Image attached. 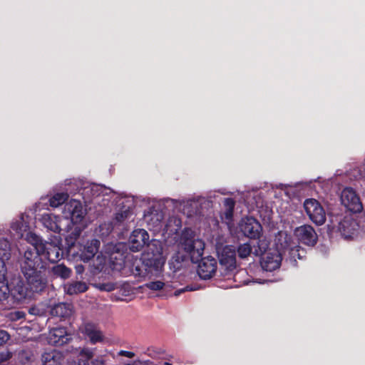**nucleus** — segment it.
Instances as JSON below:
<instances>
[{
	"label": "nucleus",
	"instance_id": "nucleus-44",
	"mask_svg": "<svg viewBox=\"0 0 365 365\" xmlns=\"http://www.w3.org/2000/svg\"><path fill=\"white\" fill-rule=\"evenodd\" d=\"M53 274H68L71 271L63 264H57L53 267Z\"/></svg>",
	"mask_w": 365,
	"mask_h": 365
},
{
	"label": "nucleus",
	"instance_id": "nucleus-57",
	"mask_svg": "<svg viewBox=\"0 0 365 365\" xmlns=\"http://www.w3.org/2000/svg\"><path fill=\"white\" fill-rule=\"evenodd\" d=\"M164 365H171V364L166 362V363L164 364Z\"/></svg>",
	"mask_w": 365,
	"mask_h": 365
},
{
	"label": "nucleus",
	"instance_id": "nucleus-16",
	"mask_svg": "<svg viewBox=\"0 0 365 365\" xmlns=\"http://www.w3.org/2000/svg\"><path fill=\"white\" fill-rule=\"evenodd\" d=\"M145 259L151 262L163 263V246L160 241L153 240L148 244L146 253L144 254Z\"/></svg>",
	"mask_w": 365,
	"mask_h": 365
},
{
	"label": "nucleus",
	"instance_id": "nucleus-23",
	"mask_svg": "<svg viewBox=\"0 0 365 365\" xmlns=\"http://www.w3.org/2000/svg\"><path fill=\"white\" fill-rule=\"evenodd\" d=\"M217 262L211 257L202 258L197 266V274H215Z\"/></svg>",
	"mask_w": 365,
	"mask_h": 365
},
{
	"label": "nucleus",
	"instance_id": "nucleus-28",
	"mask_svg": "<svg viewBox=\"0 0 365 365\" xmlns=\"http://www.w3.org/2000/svg\"><path fill=\"white\" fill-rule=\"evenodd\" d=\"M105 190L102 186L96 184H88L83 189L82 194L87 198L96 197L99 195Z\"/></svg>",
	"mask_w": 365,
	"mask_h": 365
},
{
	"label": "nucleus",
	"instance_id": "nucleus-42",
	"mask_svg": "<svg viewBox=\"0 0 365 365\" xmlns=\"http://www.w3.org/2000/svg\"><path fill=\"white\" fill-rule=\"evenodd\" d=\"M13 354L8 350L0 352V365H4L11 357Z\"/></svg>",
	"mask_w": 365,
	"mask_h": 365
},
{
	"label": "nucleus",
	"instance_id": "nucleus-49",
	"mask_svg": "<svg viewBox=\"0 0 365 365\" xmlns=\"http://www.w3.org/2000/svg\"><path fill=\"white\" fill-rule=\"evenodd\" d=\"M268 280H263V281H261L259 279H245L244 280V282H243V284L244 285H249L250 283H259V284H264V282H267Z\"/></svg>",
	"mask_w": 365,
	"mask_h": 365
},
{
	"label": "nucleus",
	"instance_id": "nucleus-25",
	"mask_svg": "<svg viewBox=\"0 0 365 365\" xmlns=\"http://www.w3.org/2000/svg\"><path fill=\"white\" fill-rule=\"evenodd\" d=\"M63 289L68 294H78L86 292L88 289V286L83 282H73L64 284Z\"/></svg>",
	"mask_w": 365,
	"mask_h": 365
},
{
	"label": "nucleus",
	"instance_id": "nucleus-41",
	"mask_svg": "<svg viewBox=\"0 0 365 365\" xmlns=\"http://www.w3.org/2000/svg\"><path fill=\"white\" fill-rule=\"evenodd\" d=\"M280 187L288 197L295 195V187L290 185H280Z\"/></svg>",
	"mask_w": 365,
	"mask_h": 365
},
{
	"label": "nucleus",
	"instance_id": "nucleus-5",
	"mask_svg": "<svg viewBox=\"0 0 365 365\" xmlns=\"http://www.w3.org/2000/svg\"><path fill=\"white\" fill-rule=\"evenodd\" d=\"M63 214L73 224H81L86 215V210L79 200H71L64 205Z\"/></svg>",
	"mask_w": 365,
	"mask_h": 365
},
{
	"label": "nucleus",
	"instance_id": "nucleus-53",
	"mask_svg": "<svg viewBox=\"0 0 365 365\" xmlns=\"http://www.w3.org/2000/svg\"><path fill=\"white\" fill-rule=\"evenodd\" d=\"M212 275H197V280L200 281H207L211 279Z\"/></svg>",
	"mask_w": 365,
	"mask_h": 365
},
{
	"label": "nucleus",
	"instance_id": "nucleus-39",
	"mask_svg": "<svg viewBox=\"0 0 365 365\" xmlns=\"http://www.w3.org/2000/svg\"><path fill=\"white\" fill-rule=\"evenodd\" d=\"M205 285L204 284H198V285H196V286H194V285H188L186 287L183 288V289H178L175 292L174 294L175 296H178L180 295L181 293L185 292V291H195V290H197L202 287H203Z\"/></svg>",
	"mask_w": 365,
	"mask_h": 365
},
{
	"label": "nucleus",
	"instance_id": "nucleus-54",
	"mask_svg": "<svg viewBox=\"0 0 365 365\" xmlns=\"http://www.w3.org/2000/svg\"><path fill=\"white\" fill-rule=\"evenodd\" d=\"M29 313L31 314H40V312L35 307L31 308L29 309Z\"/></svg>",
	"mask_w": 365,
	"mask_h": 365
},
{
	"label": "nucleus",
	"instance_id": "nucleus-45",
	"mask_svg": "<svg viewBox=\"0 0 365 365\" xmlns=\"http://www.w3.org/2000/svg\"><path fill=\"white\" fill-rule=\"evenodd\" d=\"M9 339V334L4 330H0V346L5 344Z\"/></svg>",
	"mask_w": 365,
	"mask_h": 365
},
{
	"label": "nucleus",
	"instance_id": "nucleus-7",
	"mask_svg": "<svg viewBox=\"0 0 365 365\" xmlns=\"http://www.w3.org/2000/svg\"><path fill=\"white\" fill-rule=\"evenodd\" d=\"M60 244L59 239L56 237L51 242H43L38 237V250L40 255H43L51 262H55L60 259Z\"/></svg>",
	"mask_w": 365,
	"mask_h": 365
},
{
	"label": "nucleus",
	"instance_id": "nucleus-21",
	"mask_svg": "<svg viewBox=\"0 0 365 365\" xmlns=\"http://www.w3.org/2000/svg\"><path fill=\"white\" fill-rule=\"evenodd\" d=\"M292 237L286 232H279L275 238L276 249L274 250L281 251L290 250L293 247Z\"/></svg>",
	"mask_w": 365,
	"mask_h": 365
},
{
	"label": "nucleus",
	"instance_id": "nucleus-37",
	"mask_svg": "<svg viewBox=\"0 0 365 365\" xmlns=\"http://www.w3.org/2000/svg\"><path fill=\"white\" fill-rule=\"evenodd\" d=\"M93 285L99 290L105 292H111L116 288V284L113 282L95 283Z\"/></svg>",
	"mask_w": 365,
	"mask_h": 365
},
{
	"label": "nucleus",
	"instance_id": "nucleus-22",
	"mask_svg": "<svg viewBox=\"0 0 365 365\" xmlns=\"http://www.w3.org/2000/svg\"><path fill=\"white\" fill-rule=\"evenodd\" d=\"M99 246L100 242L96 239L87 242L81 251V259L84 262L90 260L98 252Z\"/></svg>",
	"mask_w": 365,
	"mask_h": 365
},
{
	"label": "nucleus",
	"instance_id": "nucleus-24",
	"mask_svg": "<svg viewBox=\"0 0 365 365\" xmlns=\"http://www.w3.org/2000/svg\"><path fill=\"white\" fill-rule=\"evenodd\" d=\"M73 313V307L72 304L68 303H59L53 306L51 310L52 316L68 318Z\"/></svg>",
	"mask_w": 365,
	"mask_h": 365
},
{
	"label": "nucleus",
	"instance_id": "nucleus-36",
	"mask_svg": "<svg viewBox=\"0 0 365 365\" xmlns=\"http://www.w3.org/2000/svg\"><path fill=\"white\" fill-rule=\"evenodd\" d=\"M292 259L296 260V258L302 259L305 255V250L299 246H293L289 251Z\"/></svg>",
	"mask_w": 365,
	"mask_h": 365
},
{
	"label": "nucleus",
	"instance_id": "nucleus-38",
	"mask_svg": "<svg viewBox=\"0 0 365 365\" xmlns=\"http://www.w3.org/2000/svg\"><path fill=\"white\" fill-rule=\"evenodd\" d=\"M81 232V228H76L74 232L71 233L73 236H68L66 237V241L68 245H69V249L71 250V247L74 245L75 240L78 237Z\"/></svg>",
	"mask_w": 365,
	"mask_h": 365
},
{
	"label": "nucleus",
	"instance_id": "nucleus-9",
	"mask_svg": "<svg viewBox=\"0 0 365 365\" xmlns=\"http://www.w3.org/2000/svg\"><path fill=\"white\" fill-rule=\"evenodd\" d=\"M341 204L352 212H360L362 203L355 190L351 187L344 188L341 194Z\"/></svg>",
	"mask_w": 365,
	"mask_h": 365
},
{
	"label": "nucleus",
	"instance_id": "nucleus-10",
	"mask_svg": "<svg viewBox=\"0 0 365 365\" xmlns=\"http://www.w3.org/2000/svg\"><path fill=\"white\" fill-rule=\"evenodd\" d=\"M282 262V253L279 250H269L262 257L260 264L263 270L274 272Z\"/></svg>",
	"mask_w": 365,
	"mask_h": 365
},
{
	"label": "nucleus",
	"instance_id": "nucleus-29",
	"mask_svg": "<svg viewBox=\"0 0 365 365\" xmlns=\"http://www.w3.org/2000/svg\"><path fill=\"white\" fill-rule=\"evenodd\" d=\"M94 356V349L88 347L81 349L78 353V365H89V361Z\"/></svg>",
	"mask_w": 365,
	"mask_h": 365
},
{
	"label": "nucleus",
	"instance_id": "nucleus-31",
	"mask_svg": "<svg viewBox=\"0 0 365 365\" xmlns=\"http://www.w3.org/2000/svg\"><path fill=\"white\" fill-rule=\"evenodd\" d=\"M224 205L225 207V211L222 219L225 220L227 225H229L232 218L235 201L232 199L227 198L224 201Z\"/></svg>",
	"mask_w": 365,
	"mask_h": 365
},
{
	"label": "nucleus",
	"instance_id": "nucleus-33",
	"mask_svg": "<svg viewBox=\"0 0 365 365\" xmlns=\"http://www.w3.org/2000/svg\"><path fill=\"white\" fill-rule=\"evenodd\" d=\"M268 247V242L266 240H259L257 245H253V255L255 256H259L262 254H265L266 250Z\"/></svg>",
	"mask_w": 365,
	"mask_h": 365
},
{
	"label": "nucleus",
	"instance_id": "nucleus-27",
	"mask_svg": "<svg viewBox=\"0 0 365 365\" xmlns=\"http://www.w3.org/2000/svg\"><path fill=\"white\" fill-rule=\"evenodd\" d=\"M163 218V214L158 211L152 212L150 214L145 216V221L148 225L156 230L161 227Z\"/></svg>",
	"mask_w": 365,
	"mask_h": 365
},
{
	"label": "nucleus",
	"instance_id": "nucleus-19",
	"mask_svg": "<svg viewBox=\"0 0 365 365\" xmlns=\"http://www.w3.org/2000/svg\"><path fill=\"white\" fill-rule=\"evenodd\" d=\"M40 220L47 229L54 232H61V226L59 217L52 214L46 213L41 215Z\"/></svg>",
	"mask_w": 365,
	"mask_h": 365
},
{
	"label": "nucleus",
	"instance_id": "nucleus-11",
	"mask_svg": "<svg viewBox=\"0 0 365 365\" xmlns=\"http://www.w3.org/2000/svg\"><path fill=\"white\" fill-rule=\"evenodd\" d=\"M80 331L88 339L91 344L103 343L106 341L103 331L93 323H84L81 326Z\"/></svg>",
	"mask_w": 365,
	"mask_h": 365
},
{
	"label": "nucleus",
	"instance_id": "nucleus-6",
	"mask_svg": "<svg viewBox=\"0 0 365 365\" xmlns=\"http://www.w3.org/2000/svg\"><path fill=\"white\" fill-rule=\"evenodd\" d=\"M216 251L220 264L227 271L232 272L236 268L235 250L232 246H223L220 242L216 243Z\"/></svg>",
	"mask_w": 365,
	"mask_h": 365
},
{
	"label": "nucleus",
	"instance_id": "nucleus-15",
	"mask_svg": "<svg viewBox=\"0 0 365 365\" xmlns=\"http://www.w3.org/2000/svg\"><path fill=\"white\" fill-rule=\"evenodd\" d=\"M70 339L71 336L64 327L53 328L47 335L48 342L55 346H62L67 344Z\"/></svg>",
	"mask_w": 365,
	"mask_h": 365
},
{
	"label": "nucleus",
	"instance_id": "nucleus-35",
	"mask_svg": "<svg viewBox=\"0 0 365 365\" xmlns=\"http://www.w3.org/2000/svg\"><path fill=\"white\" fill-rule=\"evenodd\" d=\"M144 287L154 291H158L162 289L164 287H170L175 288V286L170 284L168 282H164L160 280H157L154 282H150L149 283H146Z\"/></svg>",
	"mask_w": 365,
	"mask_h": 365
},
{
	"label": "nucleus",
	"instance_id": "nucleus-46",
	"mask_svg": "<svg viewBox=\"0 0 365 365\" xmlns=\"http://www.w3.org/2000/svg\"><path fill=\"white\" fill-rule=\"evenodd\" d=\"M91 365H106V359L104 356H101L96 357L91 361Z\"/></svg>",
	"mask_w": 365,
	"mask_h": 365
},
{
	"label": "nucleus",
	"instance_id": "nucleus-14",
	"mask_svg": "<svg viewBox=\"0 0 365 365\" xmlns=\"http://www.w3.org/2000/svg\"><path fill=\"white\" fill-rule=\"evenodd\" d=\"M294 235L299 241L308 246H314L317 241V235L310 225H302L294 230Z\"/></svg>",
	"mask_w": 365,
	"mask_h": 365
},
{
	"label": "nucleus",
	"instance_id": "nucleus-30",
	"mask_svg": "<svg viewBox=\"0 0 365 365\" xmlns=\"http://www.w3.org/2000/svg\"><path fill=\"white\" fill-rule=\"evenodd\" d=\"M68 198L67 192H57L49 199V205L52 207H58L63 204Z\"/></svg>",
	"mask_w": 365,
	"mask_h": 365
},
{
	"label": "nucleus",
	"instance_id": "nucleus-4",
	"mask_svg": "<svg viewBox=\"0 0 365 365\" xmlns=\"http://www.w3.org/2000/svg\"><path fill=\"white\" fill-rule=\"evenodd\" d=\"M27 241L29 245L26 246L24 252V256L21 260V267L24 274L27 272L35 271L36 273H41L38 271V268H42L41 259L38 252V237L34 234L29 233L27 237Z\"/></svg>",
	"mask_w": 365,
	"mask_h": 365
},
{
	"label": "nucleus",
	"instance_id": "nucleus-32",
	"mask_svg": "<svg viewBox=\"0 0 365 365\" xmlns=\"http://www.w3.org/2000/svg\"><path fill=\"white\" fill-rule=\"evenodd\" d=\"M11 243L4 237L0 236V256L9 259L10 257Z\"/></svg>",
	"mask_w": 365,
	"mask_h": 365
},
{
	"label": "nucleus",
	"instance_id": "nucleus-13",
	"mask_svg": "<svg viewBox=\"0 0 365 365\" xmlns=\"http://www.w3.org/2000/svg\"><path fill=\"white\" fill-rule=\"evenodd\" d=\"M239 227L243 235L250 238L258 237L262 230L260 224L253 217L242 218Z\"/></svg>",
	"mask_w": 365,
	"mask_h": 365
},
{
	"label": "nucleus",
	"instance_id": "nucleus-17",
	"mask_svg": "<svg viewBox=\"0 0 365 365\" xmlns=\"http://www.w3.org/2000/svg\"><path fill=\"white\" fill-rule=\"evenodd\" d=\"M358 228L359 225L351 215L345 216L339 225V230L345 239L353 237Z\"/></svg>",
	"mask_w": 365,
	"mask_h": 365
},
{
	"label": "nucleus",
	"instance_id": "nucleus-3",
	"mask_svg": "<svg viewBox=\"0 0 365 365\" xmlns=\"http://www.w3.org/2000/svg\"><path fill=\"white\" fill-rule=\"evenodd\" d=\"M127 246L123 242L110 243L105 246L104 255L97 256L94 266L99 272H107V267L113 271H120L126 258Z\"/></svg>",
	"mask_w": 365,
	"mask_h": 365
},
{
	"label": "nucleus",
	"instance_id": "nucleus-48",
	"mask_svg": "<svg viewBox=\"0 0 365 365\" xmlns=\"http://www.w3.org/2000/svg\"><path fill=\"white\" fill-rule=\"evenodd\" d=\"M6 272L7 267L4 259L0 258V274H5Z\"/></svg>",
	"mask_w": 365,
	"mask_h": 365
},
{
	"label": "nucleus",
	"instance_id": "nucleus-18",
	"mask_svg": "<svg viewBox=\"0 0 365 365\" xmlns=\"http://www.w3.org/2000/svg\"><path fill=\"white\" fill-rule=\"evenodd\" d=\"M41 360L42 365H62L64 356L61 351L53 349L43 352Z\"/></svg>",
	"mask_w": 365,
	"mask_h": 365
},
{
	"label": "nucleus",
	"instance_id": "nucleus-40",
	"mask_svg": "<svg viewBox=\"0 0 365 365\" xmlns=\"http://www.w3.org/2000/svg\"><path fill=\"white\" fill-rule=\"evenodd\" d=\"M169 201L174 205L175 208H177L178 210H179L180 211L181 210L184 211V209H182V207H181L182 205L185 206V205L191 204V202H192V200H170Z\"/></svg>",
	"mask_w": 365,
	"mask_h": 365
},
{
	"label": "nucleus",
	"instance_id": "nucleus-26",
	"mask_svg": "<svg viewBox=\"0 0 365 365\" xmlns=\"http://www.w3.org/2000/svg\"><path fill=\"white\" fill-rule=\"evenodd\" d=\"M182 226L181 220L176 217H170L166 222L165 232L170 236L176 235L180 230Z\"/></svg>",
	"mask_w": 365,
	"mask_h": 365
},
{
	"label": "nucleus",
	"instance_id": "nucleus-20",
	"mask_svg": "<svg viewBox=\"0 0 365 365\" xmlns=\"http://www.w3.org/2000/svg\"><path fill=\"white\" fill-rule=\"evenodd\" d=\"M27 218L28 216L26 215L21 214L11 223V229L14 231L19 237H23L24 233L29 230Z\"/></svg>",
	"mask_w": 365,
	"mask_h": 365
},
{
	"label": "nucleus",
	"instance_id": "nucleus-2",
	"mask_svg": "<svg viewBox=\"0 0 365 365\" xmlns=\"http://www.w3.org/2000/svg\"><path fill=\"white\" fill-rule=\"evenodd\" d=\"M177 250L172 258L175 272L180 270L181 263L187 258L195 262L202 256L205 242L190 228L184 229L176 240Z\"/></svg>",
	"mask_w": 365,
	"mask_h": 365
},
{
	"label": "nucleus",
	"instance_id": "nucleus-43",
	"mask_svg": "<svg viewBox=\"0 0 365 365\" xmlns=\"http://www.w3.org/2000/svg\"><path fill=\"white\" fill-rule=\"evenodd\" d=\"M130 212L129 210L126 209L123 211L116 213L115 220L118 222H121L124 221L125 219L128 218L130 216Z\"/></svg>",
	"mask_w": 365,
	"mask_h": 365
},
{
	"label": "nucleus",
	"instance_id": "nucleus-58",
	"mask_svg": "<svg viewBox=\"0 0 365 365\" xmlns=\"http://www.w3.org/2000/svg\"><path fill=\"white\" fill-rule=\"evenodd\" d=\"M61 276L63 278H65V276H66V275L61 274Z\"/></svg>",
	"mask_w": 365,
	"mask_h": 365
},
{
	"label": "nucleus",
	"instance_id": "nucleus-55",
	"mask_svg": "<svg viewBox=\"0 0 365 365\" xmlns=\"http://www.w3.org/2000/svg\"><path fill=\"white\" fill-rule=\"evenodd\" d=\"M240 286H241V284H235V285H234V286H230V287H240Z\"/></svg>",
	"mask_w": 365,
	"mask_h": 365
},
{
	"label": "nucleus",
	"instance_id": "nucleus-1",
	"mask_svg": "<svg viewBox=\"0 0 365 365\" xmlns=\"http://www.w3.org/2000/svg\"><path fill=\"white\" fill-rule=\"evenodd\" d=\"M9 284L6 275H0V300L6 299L9 294L17 302H21L31 297L33 292H41L46 282L42 275H10Z\"/></svg>",
	"mask_w": 365,
	"mask_h": 365
},
{
	"label": "nucleus",
	"instance_id": "nucleus-8",
	"mask_svg": "<svg viewBox=\"0 0 365 365\" xmlns=\"http://www.w3.org/2000/svg\"><path fill=\"white\" fill-rule=\"evenodd\" d=\"M305 212L309 219L316 225H321L326 220V214L320 203L315 199H307L304 202Z\"/></svg>",
	"mask_w": 365,
	"mask_h": 365
},
{
	"label": "nucleus",
	"instance_id": "nucleus-52",
	"mask_svg": "<svg viewBox=\"0 0 365 365\" xmlns=\"http://www.w3.org/2000/svg\"><path fill=\"white\" fill-rule=\"evenodd\" d=\"M146 354L152 358H156L159 354L158 352L151 349H148Z\"/></svg>",
	"mask_w": 365,
	"mask_h": 365
},
{
	"label": "nucleus",
	"instance_id": "nucleus-56",
	"mask_svg": "<svg viewBox=\"0 0 365 365\" xmlns=\"http://www.w3.org/2000/svg\"><path fill=\"white\" fill-rule=\"evenodd\" d=\"M77 272H82V270H81V269L78 267H77Z\"/></svg>",
	"mask_w": 365,
	"mask_h": 365
},
{
	"label": "nucleus",
	"instance_id": "nucleus-34",
	"mask_svg": "<svg viewBox=\"0 0 365 365\" xmlns=\"http://www.w3.org/2000/svg\"><path fill=\"white\" fill-rule=\"evenodd\" d=\"M237 252L240 258L245 259L253 254L252 246L250 243L242 244L238 247Z\"/></svg>",
	"mask_w": 365,
	"mask_h": 365
},
{
	"label": "nucleus",
	"instance_id": "nucleus-47",
	"mask_svg": "<svg viewBox=\"0 0 365 365\" xmlns=\"http://www.w3.org/2000/svg\"><path fill=\"white\" fill-rule=\"evenodd\" d=\"M24 313L22 312H13L11 313V319L12 320H18V319H20L21 318H23L24 317Z\"/></svg>",
	"mask_w": 365,
	"mask_h": 365
},
{
	"label": "nucleus",
	"instance_id": "nucleus-50",
	"mask_svg": "<svg viewBox=\"0 0 365 365\" xmlns=\"http://www.w3.org/2000/svg\"><path fill=\"white\" fill-rule=\"evenodd\" d=\"M19 356H25L24 359L23 358H21V362H23V363H25L26 361H29L30 360V355H29L28 353H26V351H20V352L19 353Z\"/></svg>",
	"mask_w": 365,
	"mask_h": 365
},
{
	"label": "nucleus",
	"instance_id": "nucleus-51",
	"mask_svg": "<svg viewBox=\"0 0 365 365\" xmlns=\"http://www.w3.org/2000/svg\"><path fill=\"white\" fill-rule=\"evenodd\" d=\"M119 355L120 356H126L128 358H133L134 356H135V354L133 352H131V351H120L119 352Z\"/></svg>",
	"mask_w": 365,
	"mask_h": 365
},
{
	"label": "nucleus",
	"instance_id": "nucleus-12",
	"mask_svg": "<svg viewBox=\"0 0 365 365\" xmlns=\"http://www.w3.org/2000/svg\"><path fill=\"white\" fill-rule=\"evenodd\" d=\"M149 240V235L147 231L143 229H137L131 233L128 246L131 252H137L140 251Z\"/></svg>",
	"mask_w": 365,
	"mask_h": 365
}]
</instances>
